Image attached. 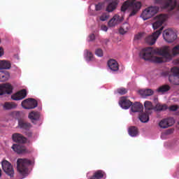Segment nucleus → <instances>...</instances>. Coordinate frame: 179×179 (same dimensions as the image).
Returning a JSON list of instances; mask_svg holds the SVG:
<instances>
[{"mask_svg": "<svg viewBox=\"0 0 179 179\" xmlns=\"http://www.w3.org/2000/svg\"><path fill=\"white\" fill-rule=\"evenodd\" d=\"M178 54L179 45H177L173 49L169 46H165L162 49L144 48L140 52V57L145 61H154L157 64H162V62L171 61L173 55L176 56Z\"/></svg>", "mask_w": 179, "mask_h": 179, "instance_id": "nucleus-1", "label": "nucleus"}, {"mask_svg": "<svg viewBox=\"0 0 179 179\" xmlns=\"http://www.w3.org/2000/svg\"><path fill=\"white\" fill-rule=\"evenodd\" d=\"M136 0H127L123 3L121 6V11L125 12L128 8H131V12L129 15V17L135 16L142 8V3L141 1H136Z\"/></svg>", "mask_w": 179, "mask_h": 179, "instance_id": "nucleus-2", "label": "nucleus"}, {"mask_svg": "<svg viewBox=\"0 0 179 179\" xmlns=\"http://www.w3.org/2000/svg\"><path fill=\"white\" fill-rule=\"evenodd\" d=\"M30 164H31V161L27 159H18L17 160V171L24 178L27 176V173H29L27 167Z\"/></svg>", "mask_w": 179, "mask_h": 179, "instance_id": "nucleus-3", "label": "nucleus"}, {"mask_svg": "<svg viewBox=\"0 0 179 179\" xmlns=\"http://www.w3.org/2000/svg\"><path fill=\"white\" fill-rule=\"evenodd\" d=\"M155 3L162 5L164 9H168L169 12L174 10L179 11V3L177 0H155Z\"/></svg>", "mask_w": 179, "mask_h": 179, "instance_id": "nucleus-4", "label": "nucleus"}, {"mask_svg": "<svg viewBox=\"0 0 179 179\" xmlns=\"http://www.w3.org/2000/svg\"><path fill=\"white\" fill-rule=\"evenodd\" d=\"M159 12V7L158 6H150L145 8L141 15V17L144 20H148V19H150V17H153L156 13Z\"/></svg>", "mask_w": 179, "mask_h": 179, "instance_id": "nucleus-5", "label": "nucleus"}, {"mask_svg": "<svg viewBox=\"0 0 179 179\" xmlns=\"http://www.w3.org/2000/svg\"><path fill=\"white\" fill-rule=\"evenodd\" d=\"M1 167L4 173L10 177V178H13L15 177V169H13V166L10 162L4 159L1 162Z\"/></svg>", "mask_w": 179, "mask_h": 179, "instance_id": "nucleus-6", "label": "nucleus"}, {"mask_svg": "<svg viewBox=\"0 0 179 179\" xmlns=\"http://www.w3.org/2000/svg\"><path fill=\"white\" fill-rule=\"evenodd\" d=\"M162 36L166 43H174L177 40V34L171 29L164 30Z\"/></svg>", "mask_w": 179, "mask_h": 179, "instance_id": "nucleus-7", "label": "nucleus"}, {"mask_svg": "<svg viewBox=\"0 0 179 179\" xmlns=\"http://www.w3.org/2000/svg\"><path fill=\"white\" fill-rule=\"evenodd\" d=\"M21 105L25 110H33L38 106V103L36 99L29 98L22 101Z\"/></svg>", "mask_w": 179, "mask_h": 179, "instance_id": "nucleus-8", "label": "nucleus"}, {"mask_svg": "<svg viewBox=\"0 0 179 179\" xmlns=\"http://www.w3.org/2000/svg\"><path fill=\"white\" fill-rule=\"evenodd\" d=\"M163 29L164 27H162L159 30H157L155 32L152 33V35H150L145 38V41L150 45H153L155 43H156L157 38H159V36L162 34V31H163Z\"/></svg>", "mask_w": 179, "mask_h": 179, "instance_id": "nucleus-9", "label": "nucleus"}, {"mask_svg": "<svg viewBox=\"0 0 179 179\" xmlns=\"http://www.w3.org/2000/svg\"><path fill=\"white\" fill-rule=\"evenodd\" d=\"M173 75L169 76V80L172 85H179V69L178 67H173L171 69Z\"/></svg>", "mask_w": 179, "mask_h": 179, "instance_id": "nucleus-10", "label": "nucleus"}, {"mask_svg": "<svg viewBox=\"0 0 179 179\" xmlns=\"http://www.w3.org/2000/svg\"><path fill=\"white\" fill-rule=\"evenodd\" d=\"M167 15L160 14L156 17V22L152 24V27L154 30L159 29L162 24H163L167 20Z\"/></svg>", "mask_w": 179, "mask_h": 179, "instance_id": "nucleus-11", "label": "nucleus"}, {"mask_svg": "<svg viewBox=\"0 0 179 179\" xmlns=\"http://www.w3.org/2000/svg\"><path fill=\"white\" fill-rule=\"evenodd\" d=\"M13 150L17 153V155H24L26 153H29V150L26 148L22 144H13L12 146Z\"/></svg>", "mask_w": 179, "mask_h": 179, "instance_id": "nucleus-12", "label": "nucleus"}, {"mask_svg": "<svg viewBox=\"0 0 179 179\" xmlns=\"http://www.w3.org/2000/svg\"><path fill=\"white\" fill-rule=\"evenodd\" d=\"M13 90V87H12V85L9 83L1 85L0 96H3V94H10Z\"/></svg>", "mask_w": 179, "mask_h": 179, "instance_id": "nucleus-13", "label": "nucleus"}, {"mask_svg": "<svg viewBox=\"0 0 179 179\" xmlns=\"http://www.w3.org/2000/svg\"><path fill=\"white\" fill-rule=\"evenodd\" d=\"M172 125H174V119H173V117L163 119L159 123L160 128H163L164 129L169 128V127H172Z\"/></svg>", "mask_w": 179, "mask_h": 179, "instance_id": "nucleus-14", "label": "nucleus"}, {"mask_svg": "<svg viewBox=\"0 0 179 179\" xmlns=\"http://www.w3.org/2000/svg\"><path fill=\"white\" fill-rule=\"evenodd\" d=\"M12 139L13 142H15L16 143H26V142H27V138L19 133L13 134Z\"/></svg>", "mask_w": 179, "mask_h": 179, "instance_id": "nucleus-15", "label": "nucleus"}, {"mask_svg": "<svg viewBox=\"0 0 179 179\" xmlns=\"http://www.w3.org/2000/svg\"><path fill=\"white\" fill-rule=\"evenodd\" d=\"M119 104L122 108H124V110H128L129 107L132 106V102L128 99V98L125 96H122L120 99V101L119 102Z\"/></svg>", "mask_w": 179, "mask_h": 179, "instance_id": "nucleus-16", "label": "nucleus"}, {"mask_svg": "<svg viewBox=\"0 0 179 179\" xmlns=\"http://www.w3.org/2000/svg\"><path fill=\"white\" fill-rule=\"evenodd\" d=\"M26 96H27V92L26 91V90H22L20 92L12 95L11 99L15 101L23 100V99H24Z\"/></svg>", "mask_w": 179, "mask_h": 179, "instance_id": "nucleus-17", "label": "nucleus"}, {"mask_svg": "<svg viewBox=\"0 0 179 179\" xmlns=\"http://www.w3.org/2000/svg\"><path fill=\"white\" fill-rule=\"evenodd\" d=\"M18 128H20V129H23V131H29L31 128V124L24 120H19Z\"/></svg>", "mask_w": 179, "mask_h": 179, "instance_id": "nucleus-18", "label": "nucleus"}, {"mask_svg": "<svg viewBox=\"0 0 179 179\" xmlns=\"http://www.w3.org/2000/svg\"><path fill=\"white\" fill-rule=\"evenodd\" d=\"M108 68H110V70L113 71V72H117V71L120 69L118 62H117L115 59H110L108 62Z\"/></svg>", "mask_w": 179, "mask_h": 179, "instance_id": "nucleus-19", "label": "nucleus"}, {"mask_svg": "<svg viewBox=\"0 0 179 179\" xmlns=\"http://www.w3.org/2000/svg\"><path fill=\"white\" fill-rule=\"evenodd\" d=\"M131 111L133 113H141L143 111V105L139 102H135L133 104L131 103Z\"/></svg>", "mask_w": 179, "mask_h": 179, "instance_id": "nucleus-20", "label": "nucleus"}, {"mask_svg": "<svg viewBox=\"0 0 179 179\" xmlns=\"http://www.w3.org/2000/svg\"><path fill=\"white\" fill-rule=\"evenodd\" d=\"M28 118H29L33 123H34V121H38L40 120V112L34 110L31 111L29 114Z\"/></svg>", "mask_w": 179, "mask_h": 179, "instance_id": "nucleus-21", "label": "nucleus"}, {"mask_svg": "<svg viewBox=\"0 0 179 179\" xmlns=\"http://www.w3.org/2000/svg\"><path fill=\"white\" fill-rule=\"evenodd\" d=\"M144 107L145 108V113L147 114H152V110H155V106H153V103L150 101H145L144 103Z\"/></svg>", "mask_w": 179, "mask_h": 179, "instance_id": "nucleus-22", "label": "nucleus"}, {"mask_svg": "<svg viewBox=\"0 0 179 179\" xmlns=\"http://www.w3.org/2000/svg\"><path fill=\"white\" fill-rule=\"evenodd\" d=\"M139 94L142 97H149V96H153L155 92L152 89L141 90L138 91Z\"/></svg>", "mask_w": 179, "mask_h": 179, "instance_id": "nucleus-23", "label": "nucleus"}, {"mask_svg": "<svg viewBox=\"0 0 179 179\" xmlns=\"http://www.w3.org/2000/svg\"><path fill=\"white\" fill-rule=\"evenodd\" d=\"M128 133H129V135H130V136L135 137V136H138V134H139V131L138 130V127L135 126H131L129 128Z\"/></svg>", "mask_w": 179, "mask_h": 179, "instance_id": "nucleus-24", "label": "nucleus"}, {"mask_svg": "<svg viewBox=\"0 0 179 179\" xmlns=\"http://www.w3.org/2000/svg\"><path fill=\"white\" fill-rule=\"evenodd\" d=\"M12 64L6 60H0V69H10Z\"/></svg>", "mask_w": 179, "mask_h": 179, "instance_id": "nucleus-25", "label": "nucleus"}, {"mask_svg": "<svg viewBox=\"0 0 179 179\" xmlns=\"http://www.w3.org/2000/svg\"><path fill=\"white\" fill-rule=\"evenodd\" d=\"M169 108V106H167V104H161V103H157L155 106H154V110L155 111H166Z\"/></svg>", "mask_w": 179, "mask_h": 179, "instance_id": "nucleus-26", "label": "nucleus"}, {"mask_svg": "<svg viewBox=\"0 0 179 179\" xmlns=\"http://www.w3.org/2000/svg\"><path fill=\"white\" fill-rule=\"evenodd\" d=\"M3 107L4 110H13L17 107V104L15 103V102H5Z\"/></svg>", "mask_w": 179, "mask_h": 179, "instance_id": "nucleus-27", "label": "nucleus"}, {"mask_svg": "<svg viewBox=\"0 0 179 179\" xmlns=\"http://www.w3.org/2000/svg\"><path fill=\"white\" fill-rule=\"evenodd\" d=\"M118 19H120V16L118 15H115L113 17L111 20L108 22V26L109 27H114L115 24H117V22H118Z\"/></svg>", "mask_w": 179, "mask_h": 179, "instance_id": "nucleus-28", "label": "nucleus"}, {"mask_svg": "<svg viewBox=\"0 0 179 179\" xmlns=\"http://www.w3.org/2000/svg\"><path fill=\"white\" fill-rule=\"evenodd\" d=\"M10 77V74H9V72L0 71V82H6Z\"/></svg>", "mask_w": 179, "mask_h": 179, "instance_id": "nucleus-29", "label": "nucleus"}, {"mask_svg": "<svg viewBox=\"0 0 179 179\" xmlns=\"http://www.w3.org/2000/svg\"><path fill=\"white\" fill-rule=\"evenodd\" d=\"M117 5L118 3H117V1L110 3L106 8L107 12H113L114 10H115V9H117Z\"/></svg>", "mask_w": 179, "mask_h": 179, "instance_id": "nucleus-30", "label": "nucleus"}, {"mask_svg": "<svg viewBox=\"0 0 179 179\" xmlns=\"http://www.w3.org/2000/svg\"><path fill=\"white\" fill-rule=\"evenodd\" d=\"M149 115L150 113H143L139 115V120L141 122H148L149 121Z\"/></svg>", "mask_w": 179, "mask_h": 179, "instance_id": "nucleus-31", "label": "nucleus"}, {"mask_svg": "<svg viewBox=\"0 0 179 179\" xmlns=\"http://www.w3.org/2000/svg\"><path fill=\"white\" fill-rule=\"evenodd\" d=\"M170 89H171V87H170L169 85H164L160 86L157 90V92H158V93H166V92H169Z\"/></svg>", "mask_w": 179, "mask_h": 179, "instance_id": "nucleus-32", "label": "nucleus"}, {"mask_svg": "<svg viewBox=\"0 0 179 179\" xmlns=\"http://www.w3.org/2000/svg\"><path fill=\"white\" fill-rule=\"evenodd\" d=\"M94 176L97 178L98 179L103 178L104 177V171L101 170L96 171L94 173Z\"/></svg>", "mask_w": 179, "mask_h": 179, "instance_id": "nucleus-33", "label": "nucleus"}, {"mask_svg": "<svg viewBox=\"0 0 179 179\" xmlns=\"http://www.w3.org/2000/svg\"><path fill=\"white\" fill-rule=\"evenodd\" d=\"M117 92L119 94H120L121 96L124 95V94H127V93H128V90H127V88H124V87H120L118 88L117 90Z\"/></svg>", "mask_w": 179, "mask_h": 179, "instance_id": "nucleus-34", "label": "nucleus"}, {"mask_svg": "<svg viewBox=\"0 0 179 179\" xmlns=\"http://www.w3.org/2000/svg\"><path fill=\"white\" fill-rule=\"evenodd\" d=\"M87 51V56H86V59L87 61H93L94 57H93V53L89 50Z\"/></svg>", "mask_w": 179, "mask_h": 179, "instance_id": "nucleus-35", "label": "nucleus"}, {"mask_svg": "<svg viewBox=\"0 0 179 179\" xmlns=\"http://www.w3.org/2000/svg\"><path fill=\"white\" fill-rule=\"evenodd\" d=\"M110 17V15L107 13H103L102 15L100 17V20L101 22H106V20H108V19Z\"/></svg>", "mask_w": 179, "mask_h": 179, "instance_id": "nucleus-36", "label": "nucleus"}, {"mask_svg": "<svg viewBox=\"0 0 179 179\" xmlns=\"http://www.w3.org/2000/svg\"><path fill=\"white\" fill-rule=\"evenodd\" d=\"M169 108V111H177V110L179 108V106L178 105H172Z\"/></svg>", "mask_w": 179, "mask_h": 179, "instance_id": "nucleus-37", "label": "nucleus"}, {"mask_svg": "<svg viewBox=\"0 0 179 179\" xmlns=\"http://www.w3.org/2000/svg\"><path fill=\"white\" fill-rule=\"evenodd\" d=\"M95 54L97 57H103V50L101 49H97L95 51Z\"/></svg>", "mask_w": 179, "mask_h": 179, "instance_id": "nucleus-38", "label": "nucleus"}, {"mask_svg": "<svg viewBox=\"0 0 179 179\" xmlns=\"http://www.w3.org/2000/svg\"><path fill=\"white\" fill-rule=\"evenodd\" d=\"M20 114H21L20 112L16 111L13 113V116L15 117V118H16L19 121V120H22L20 119Z\"/></svg>", "mask_w": 179, "mask_h": 179, "instance_id": "nucleus-39", "label": "nucleus"}, {"mask_svg": "<svg viewBox=\"0 0 179 179\" xmlns=\"http://www.w3.org/2000/svg\"><path fill=\"white\" fill-rule=\"evenodd\" d=\"M122 27L124 29V30L128 31L129 30V24L124 23L122 25Z\"/></svg>", "mask_w": 179, "mask_h": 179, "instance_id": "nucleus-40", "label": "nucleus"}, {"mask_svg": "<svg viewBox=\"0 0 179 179\" xmlns=\"http://www.w3.org/2000/svg\"><path fill=\"white\" fill-rule=\"evenodd\" d=\"M143 36V34L138 33V34L135 35L134 39L135 40H141L142 38V36Z\"/></svg>", "mask_w": 179, "mask_h": 179, "instance_id": "nucleus-41", "label": "nucleus"}, {"mask_svg": "<svg viewBox=\"0 0 179 179\" xmlns=\"http://www.w3.org/2000/svg\"><path fill=\"white\" fill-rule=\"evenodd\" d=\"M102 8H103V6L100 3H99L95 6V10L96 11L101 10Z\"/></svg>", "mask_w": 179, "mask_h": 179, "instance_id": "nucleus-42", "label": "nucleus"}, {"mask_svg": "<svg viewBox=\"0 0 179 179\" xmlns=\"http://www.w3.org/2000/svg\"><path fill=\"white\" fill-rule=\"evenodd\" d=\"M89 41H94L96 36H94V34H92L89 36Z\"/></svg>", "mask_w": 179, "mask_h": 179, "instance_id": "nucleus-43", "label": "nucleus"}, {"mask_svg": "<svg viewBox=\"0 0 179 179\" xmlns=\"http://www.w3.org/2000/svg\"><path fill=\"white\" fill-rule=\"evenodd\" d=\"M127 32H128V31H125V30L123 29L122 27H121L120 28V29H119V33H120V34H125L127 33Z\"/></svg>", "mask_w": 179, "mask_h": 179, "instance_id": "nucleus-44", "label": "nucleus"}, {"mask_svg": "<svg viewBox=\"0 0 179 179\" xmlns=\"http://www.w3.org/2000/svg\"><path fill=\"white\" fill-rule=\"evenodd\" d=\"M101 30H102L103 31H107V30H108V27H107V26L106 25H101Z\"/></svg>", "mask_w": 179, "mask_h": 179, "instance_id": "nucleus-45", "label": "nucleus"}, {"mask_svg": "<svg viewBox=\"0 0 179 179\" xmlns=\"http://www.w3.org/2000/svg\"><path fill=\"white\" fill-rule=\"evenodd\" d=\"M25 135L28 136V138H31L33 133L31 131H25Z\"/></svg>", "mask_w": 179, "mask_h": 179, "instance_id": "nucleus-46", "label": "nucleus"}, {"mask_svg": "<svg viewBox=\"0 0 179 179\" xmlns=\"http://www.w3.org/2000/svg\"><path fill=\"white\" fill-rule=\"evenodd\" d=\"M5 54V52L3 51V48L0 47V57H2Z\"/></svg>", "mask_w": 179, "mask_h": 179, "instance_id": "nucleus-47", "label": "nucleus"}, {"mask_svg": "<svg viewBox=\"0 0 179 179\" xmlns=\"http://www.w3.org/2000/svg\"><path fill=\"white\" fill-rule=\"evenodd\" d=\"M174 63H175V64H179V59L175 60V61H174Z\"/></svg>", "mask_w": 179, "mask_h": 179, "instance_id": "nucleus-48", "label": "nucleus"}, {"mask_svg": "<svg viewBox=\"0 0 179 179\" xmlns=\"http://www.w3.org/2000/svg\"><path fill=\"white\" fill-rule=\"evenodd\" d=\"M0 177H2V170L0 169Z\"/></svg>", "mask_w": 179, "mask_h": 179, "instance_id": "nucleus-49", "label": "nucleus"}, {"mask_svg": "<svg viewBox=\"0 0 179 179\" xmlns=\"http://www.w3.org/2000/svg\"><path fill=\"white\" fill-rule=\"evenodd\" d=\"M154 101L156 102V101H157V98H155L154 99Z\"/></svg>", "mask_w": 179, "mask_h": 179, "instance_id": "nucleus-50", "label": "nucleus"}]
</instances>
